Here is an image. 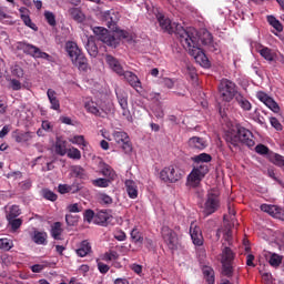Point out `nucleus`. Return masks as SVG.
<instances>
[{"label":"nucleus","mask_w":284,"mask_h":284,"mask_svg":"<svg viewBox=\"0 0 284 284\" xmlns=\"http://www.w3.org/2000/svg\"><path fill=\"white\" fill-rule=\"evenodd\" d=\"M0 22L4 23L6 26H12V23H14V21H12V16L6 13L1 4H0Z\"/></svg>","instance_id":"a19ab883"},{"label":"nucleus","mask_w":284,"mask_h":284,"mask_svg":"<svg viewBox=\"0 0 284 284\" xmlns=\"http://www.w3.org/2000/svg\"><path fill=\"white\" fill-rule=\"evenodd\" d=\"M70 142L73 143V145H82V148H88V142L83 135H74Z\"/></svg>","instance_id":"a18cd8bd"},{"label":"nucleus","mask_w":284,"mask_h":284,"mask_svg":"<svg viewBox=\"0 0 284 284\" xmlns=\"http://www.w3.org/2000/svg\"><path fill=\"white\" fill-rule=\"evenodd\" d=\"M44 19L52 28L57 26V16H54L51 11H44Z\"/></svg>","instance_id":"3c124183"},{"label":"nucleus","mask_w":284,"mask_h":284,"mask_svg":"<svg viewBox=\"0 0 284 284\" xmlns=\"http://www.w3.org/2000/svg\"><path fill=\"white\" fill-rule=\"evenodd\" d=\"M255 152L262 155L270 154V148L265 146L264 144H257L255 146Z\"/></svg>","instance_id":"bf43d9fd"},{"label":"nucleus","mask_w":284,"mask_h":284,"mask_svg":"<svg viewBox=\"0 0 284 284\" xmlns=\"http://www.w3.org/2000/svg\"><path fill=\"white\" fill-rule=\"evenodd\" d=\"M235 101L240 105V108L244 110V112H250V110H252V103L248 102L247 99L243 97V94L237 93L235 95Z\"/></svg>","instance_id":"cd10ccee"},{"label":"nucleus","mask_w":284,"mask_h":284,"mask_svg":"<svg viewBox=\"0 0 284 284\" xmlns=\"http://www.w3.org/2000/svg\"><path fill=\"white\" fill-rule=\"evenodd\" d=\"M190 234H191L192 242L199 247H201V245H203V234L201 233V229L197 226L193 227L191 225Z\"/></svg>","instance_id":"4be33fe9"},{"label":"nucleus","mask_w":284,"mask_h":284,"mask_svg":"<svg viewBox=\"0 0 284 284\" xmlns=\"http://www.w3.org/2000/svg\"><path fill=\"white\" fill-rule=\"evenodd\" d=\"M11 74L13 77H17V79H23L24 72H23V68H21L20 65H14L11 70Z\"/></svg>","instance_id":"5fc2aeb1"},{"label":"nucleus","mask_w":284,"mask_h":284,"mask_svg":"<svg viewBox=\"0 0 284 284\" xmlns=\"http://www.w3.org/2000/svg\"><path fill=\"white\" fill-rule=\"evenodd\" d=\"M47 97L51 104V110L59 111L61 110V103L59 102V98H57V91L49 89L47 91Z\"/></svg>","instance_id":"a878e982"},{"label":"nucleus","mask_w":284,"mask_h":284,"mask_svg":"<svg viewBox=\"0 0 284 284\" xmlns=\"http://www.w3.org/2000/svg\"><path fill=\"white\" fill-rule=\"evenodd\" d=\"M17 50H21L24 54H28L29 57H32L33 59H44L45 61H50V59H52V57L50 54L41 51V49H39V47H37L34 44H30L24 41L17 43Z\"/></svg>","instance_id":"0eeeda50"},{"label":"nucleus","mask_w":284,"mask_h":284,"mask_svg":"<svg viewBox=\"0 0 284 284\" xmlns=\"http://www.w3.org/2000/svg\"><path fill=\"white\" fill-rule=\"evenodd\" d=\"M8 221V225L11 229V232H17V230H19V227H21V225H23V219L21 217H14L11 220H7Z\"/></svg>","instance_id":"58836bf2"},{"label":"nucleus","mask_w":284,"mask_h":284,"mask_svg":"<svg viewBox=\"0 0 284 284\" xmlns=\"http://www.w3.org/2000/svg\"><path fill=\"white\" fill-rule=\"evenodd\" d=\"M69 187L71 189L70 190L71 194H77L78 192H81V189H82L81 183L77 181L73 182L71 185H69Z\"/></svg>","instance_id":"0e129e2a"},{"label":"nucleus","mask_w":284,"mask_h":284,"mask_svg":"<svg viewBox=\"0 0 284 284\" xmlns=\"http://www.w3.org/2000/svg\"><path fill=\"white\" fill-rule=\"evenodd\" d=\"M78 256L83 258L84 256H88L90 252H92V246L90 245V242L82 241L80 244V247L75 251Z\"/></svg>","instance_id":"7c9ffc66"},{"label":"nucleus","mask_w":284,"mask_h":284,"mask_svg":"<svg viewBox=\"0 0 284 284\" xmlns=\"http://www.w3.org/2000/svg\"><path fill=\"white\" fill-rule=\"evenodd\" d=\"M125 190L129 199H139V186L133 180H125Z\"/></svg>","instance_id":"6ab92c4d"},{"label":"nucleus","mask_w":284,"mask_h":284,"mask_svg":"<svg viewBox=\"0 0 284 284\" xmlns=\"http://www.w3.org/2000/svg\"><path fill=\"white\" fill-rule=\"evenodd\" d=\"M33 138H34V133H32L30 131L17 133L14 135V140L17 143H28V141H32Z\"/></svg>","instance_id":"473e14b6"},{"label":"nucleus","mask_w":284,"mask_h":284,"mask_svg":"<svg viewBox=\"0 0 284 284\" xmlns=\"http://www.w3.org/2000/svg\"><path fill=\"white\" fill-rule=\"evenodd\" d=\"M70 185L69 184H59L58 185V192L60 194H70Z\"/></svg>","instance_id":"338daca9"},{"label":"nucleus","mask_w":284,"mask_h":284,"mask_svg":"<svg viewBox=\"0 0 284 284\" xmlns=\"http://www.w3.org/2000/svg\"><path fill=\"white\" fill-rule=\"evenodd\" d=\"M267 22L270 26H272V28H274V30H276V32H283V24L281 21H278V19H276V17L267 16Z\"/></svg>","instance_id":"4c0bfd02"},{"label":"nucleus","mask_w":284,"mask_h":284,"mask_svg":"<svg viewBox=\"0 0 284 284\" xmlns=\"http://www.w3.org/2000/svg\"><path fill=\"white\" fill-rule=\"evenodd\" d=\"M191 161H193V163H197V165H200V163L203 165V163H210L212 161V155L207 153H201L191 158Z\"/></svg>","instance_id":"72a5a7b5"},{"label":"nucleus","mask_w":284,"mask_h":284,"mask_svg":"<svg viewBox=\"0 0 284 284\" xmlns=\"http://www.w3.org/2000/svg\"><path fill=\"white\" fill-rule=\"evenodd\" d=\"M21 19L28 28H31V30H37V24L33 23L32 19H30V16L22 14Z\"/></svg>","instance_id":"13d9d810"},{"label":"nucleus","mask_w":284,"mask_h":284,"mask_svg":"<svg viewBox=\"0 0 284 284\" xmlns=\"http://www.w3.org/2000/svg\"><path fill=\"white\" fill-rule=\"evenodd\" d=\"M69 14L77 23H83L85 21V14H83V11L79 8L69 9Z\"/></svg>","instance_id":"c756f323"},{"label":"nucleus","mask_w":284,"mask_h":284,"mask_svg":"<svg viewBox=\"0 0 284 284\" xmlns=\"http://www.w3.org/2000/svg\"><path fill=\"white\" fill-rule=\"evenodd\" d=\"M14 247V244L12 243L11 240L4 237L0 239V250H4V252H10Z\"/></svg>","instance_id":"37998d69"},{"label":"nucleus","mask_w":284,"mask_h":284,"mask_svg":"<svg viewBox=\"0 0 284 284\" xmlns=\"http://www.w3.org/2000/svg\"><path fill=\"white\" fill-rule=\"evenodd\" d=\"M85 49L90 57L95 58L99 54V48L94 42H88Z\"/></svg>","instance_id":"09e8293b"},{"label":"nucleus","mask_w":284,"mask_h":284,"mask_svg":"<svg viewBox=\"0 0 284 284\" xmlns=\"http://www.w3.org/2000/svg\"><path fill=\"white\" fill-rule=\"evenodd\" d=\"M65 223L70 227H74V225H77V223H79V216H74L72 214H67L65 215Z\"/></svg>","instance_id":"864d4df0"},{"label":"nucleus","mask_w":284,"mask_h":284,"mask_svg":"<svg viewBox=\"0 0 284 284\" xmlns=\"http://www.w3.org/2000/svg\"><path fill=\"white\" fill-rule=\"evenodd\" d=\"M32 241L36 245H48V233L43 231H34L32 234Z\"/></svg>","instance_id":"393cba45"},{"label":"nucleus","mask_w":284,"mask_h":284,"mask_svg":"<svg viewBox=\"0 0 284 284\" xmlns=\"http://www.w3.org/2000/svg\"><path fill=\"white\" fill-rule=\"evenodd\" d=\"M132 243L143 245V233L139 230V227L134 226L130 233Z\"/></svg>","instance_id":"2f4dec72"},{"label":"nucleus","mask_w":284,"mask_h":284,"mask_svg":"<svg viewBox=\"0 0 284 284\" xmlns=\"http://www.w3.org/2000/svg\"><path fill=\"white\" fill-rule=\"evenodd\" d=\"M161 234L169 250H176V245H179V237L176 236V232L170 229V226H162Z\"/></svg>","instance_id":"f8f14e48"},{"label":"nucleus","mask_w":284,"mask_h":284,"mask_svg":"<svg viewBox=\"0 0 284 284\" xmlns=\"http://www.w3.org/2000/svg\"><path fill=\"white\" fill-rule=\"evenodd\" d=\"M122 77H124L125 81H128L131 88H141V80L134 72L125 71L124 75Z\"/></svg>","instance_id":"b1692460"},{"label":"nucleus","mask_w":284,"mask_h":284,"mask_svg":"<svg viewBox=\"0 0 284 284\" xmlns=\"http://www.w3.org/2000/svg\"><path fill=\"white\" fill-rule=\"evenodd\" d=\"M234 251L232 248L225 246L220 254V263L222 265L221 274L222 276H226L227 278H232L234 276Z\"/></svg>","instance_id":"39448f33"},{"label":"nucleus","mask_w":284,"mask_h":284,"mask_svg":"<svg viewBox=\"0 0 284 284\" xmlns=\"http://www.w3.org/2000/svg\"><path fill=\"white\" fill-rule=\"evenodd\" d=\"M219 94L222 101L230 103L234 98H236V84L227 79L221 80L219 84Z\"/></svg>","instance_id":"6e6552de"},{"label":"nucleus","mask_w":284,"mask_h":284,"mask_svg":"<svg viewBox=\"0 0 284 284\" xmlns=\"http://www.w3.org/2000/svg\"><path fill=\"white\" fill-rule=\"evenodd\" d=\"M185 176V171L175 164L163 168L160 171V179L163 183H179Z\"/></svg>","instance_id":"423d86ee"},{"label":"nucleus","mask_w":284,"mask_h":284,"mask_svg":"<svg viewBox=\"0 0 284 284\" xmlns=\"http://www.w3.org/2000/svg\"><path fill=\"white\" fill-rule=\"evenodd\" d=\"M112 221V215L108 213V210L99 211L95 214V223L98 225H102L103 227H108V224Z\"/></svg>","instance_id":"a211bd4d"},{"label":"nucleus","mask_w":284,"mask_h":284,"mask_svg":"<svg viewBox=\"0 0 284 284\" xmlns=\"http://www.w3.org/2000/svg\"><path fill=\"white\" fill-rule=\"evenodd\" d=\"M209 143L204 138L193 136L189 139V148L192 150H205Z\"/></svg>","instance_id":"f3484780"},{"label":"nucleus","mask_w":284,"mask_h":284,"mask_svg":"<svg viewBox=\"0 0 284 284\" xmlns=\"http://www.w3.org/2000/svg\"><path fill=\"white\" fill-rule=\"evenodd\" d=\"M65 50L73 65H75V68H78V70H81L82 72H88V68H89L88 58H85V54H83V51L79 49V45L73 41H69L65 44Z\"/></svg>","instance_id":"20e7f679"},{"label":"nucleus","mask_w":284,"mask_h":284,"mask_svg":"<svg viewBox=\"0 0 284 284\" xmlns=\"http://www.w3.org/2000/svg\"><path fill=\"white\" fill-rule=\"evenodd\" d=\"M9 85H10L11 90H14V91H19L22 88L21 81L17 80V79H10Z\"/></svg>","instance_id":"052dcab7"},{"label":"nucleus","mask_w":284,"mask_h":284,"mask_svg":"<svg viewBox=\"0 0 284 284\" xmlns=\"http://www.w3.org/2000/svg\"><path fill=\"white\" fill-rule=\"evenodd\" d=\"M226 142L231 150L232 146L239 148V143H243L244 145H247V148H254V145H256L252 131L245 129V126H241V124H236V134L231 133L226 135Z\"/></svg>","instance_id":"f03ea898"},{"label":"nucleus","mask_w":284,"mask_h":284,"mask_svg":"<svg viewBox=\"0 0 284 284\" xmlns=\"http://www.w3.org/2000/svg\"><path fill=\"white\" fill-rule=\"evenodd\" d=\"M113 139L116 143L122 144V150L125 154L132 152V143L130 142V136L123 131H115L113 133Z\"/></svg>","instance_id":"4468645a"},{"label":"nucleus","mask_w":284,"mask_h":284,"mask_svg":"<svg viewBox=\"0 0 284 284\" xmlns=\"http://www.w3.org/2000/svg\"><path fill=\"white\" fill-rule=\"evenodd\" d=\"M84 108L87 112H89L90 114H94L95 116H101V111H99V106H97L95 102L93 101L87 102L84 104Z\"/></svg>","instance_id":"ea45409f"},{"label":"nucleus","mask_w":284,"mask_h":284,"mask_svg":"<svg viewBox=\"0 0 284 284\" xmlns=\"http://www.w3.org/2000/svg\"><path fill=\"white\" fill-rule=\"evenodd\" d=\"M202 207L203 214L205 216H211V214H214L219 207H221V200L219 199V194H216L214 191H209Z\"/></svg>","instance_id":"9d476101"},{"label":"nucleus","mask_w":284,"mask_h":284,"mask_svg":"<svg viewBox=\"0 0 284 284\" xmlns=\"http://www.w3.org/2000/svg\"><path fill=\"white\" fill-rule=\"evenodd\" d=\"M256 99L264 103V105H266V108H268V110H271L275 114H278V112H281V106H278V103L274 100V98L270 97L267 93L258 91L256 93Z\"/></svg>","instance_id":"ddd939ff"},{"label":"nucleus","mask_w":284,"mask_h":284,"mask_svg":"<svg viewBox=\"0 0 284 284\" xmlns=\"http://www.w3.org/2000/svg\"><path fill=\"white\" fill-rule=\"evenodd\" d=\"M158 22L163 32H168V34L175 32L178 39H180V43L187 50L189 54L193 57L196 63L201 64L203 68L210 65L207 55L199 44V33L195 29H185L178 24L174 30L172 21L169 18H165V16H158Z\"/></svg>","instance_id":"f257e3e1"},{"label":"nucleus","mask_w":284,"mask_h":284,"mask_svg":"<svg viewBox=\"0 0 284 284\" xmlns=\"http://www.w3.org/2000/svg\"><path fill=\"white\" fill-rule=\"evenodd\" d=\"M126 239H128V235L125 234V232H123L121 230H119L114 233V240L115 241L122 242V241H125Z\"/></svg>","instance_id":"69168bd1"},{"label":"nucleus","mask_w":284,"mask_h":284,"mask_svg":"<svg viewBox=\"0 0 284 284\" xmlns=\"http://www.w3.org/2000/svg\"><path fill=\"white\" fill-rule=\"evenodd\" d=\"M214 42V38L212 37V33L209 31H205L202 36V43L203 45H210V43Z\"/></svg>","instance_id":"6e6d98bb"},{"label":"nucleus","mask_w":284,"mask_h":284,"mask_svg":"<svg viewBox=\"0 0 284 284\" xmlns=\"http://www.w3.org/2000/svg\"><path fill=\"white\" fill-rule=\"evenodd\" d=\"M67 210L71 214H78L79 212H81L83 210V206H80L79 203H74V204H69L67 206Z\"/></svg>","instance_id":"4d7b16f0"},{"label":"nucleus","mask_w":284,"mask_h":284,"mask_svg":"<svg viewBox=\"0 0 284 284\" xmlns=\"http://www.w3.org/2000/svg\"><path fill=\"white\" fill-rule=\"evenodd\" d=\"M68 159H73L74 161H81V151L74 146L67 151Z\"/></svg>","instance_id":"79ce46f5"},{"label":"nucleus","mask_w":284,"mask_h":284,"mask_svg":"<svg viewBox=\"0 0 284 284\" xmlns=\"http://www.w3.org/2000/svg\"><path fill=\"white\" fill-rule=\"evenodd\" d=\"M203 274H204V278H205L207 284H214L215 283L214 268H212L210 266H204L203 267Z\"/></svg>","instance_id":"f704fd0d"},{"label":"nucleus","mask_w":284,"mask_h":284,"mask_svg":"<svg viewBox=\"0 0 284 284\" xmlns=\"http://www.w3.org/2000/svg\"><path fill=\"white\" fill-rule=\"evenodd\" d=\"M102 174L103 176H106L109 181H114V179H116V172L108 164L102 168Z\"/></svg>","instance_id":"c9c22d12"},{"label":"nucleus","mask_w":284,"mask_h":284,"mask_svg":"<svg viewBox=\"0 0 284 284\" xmlns=\"http://www.w3.org/2000/svg\"><path fill=\"white\" fill-rule=\"evenodd\" d=\"M207 172H210V168L206 164H197L196 166H193L189 174L187 182L192 187H199Z\"/></svg>","instance_id":"1a4fd4ad"},{"label":"nucleus","mask_w":284,"mask_h":284,"mask_svg":"<svg viewBox=\"0 0 284 284\" xmlns=\"http://www.w3.org/2000/svg\"><path fill=\"white\" fill-rule=\"evenodd\" d=\"M260 210L266 214H270V216H273L274 219H278V215L281 214V209L272 204H262Z\"/></svg>","instance_id":"bb28decb"},{"label":"nucleus","mask_w":284,"mask_h":284,"mask_svg":"<svg viewBox=\"0 0 284 284\" xmlns=\"http://www.w3.org/2000/svg\"><path fill=\"white\" fill-rule=\"evenodd\" d=\"M270 123H271L272 128H274L275 130H277V132H281V130H283V124H281V122L278 121V119H276V118H271V119H270Z\"/></svg>","instance_id":"680f3d73"},{"label":"nucleus","mask_w":284,"mask_h":284,"mask_svg":"<svg viewBox=\"0 0 284 284\" xmlns=\"http://www.w3.org/2000/svg\"><path fill=\"white\" fill-rule=\"evenodd\" d=\"M268 263L272 267H278L283 263V257L276 253L272 254Z\"/></svg>","instance_id":"c03bdc74"},{"label":"nucleus","mask_w":284,"mask_h":284,"mask_svg":"<svg viewBox=\"0 0 284 284\" xmlns=\"http://www.w3.org/2000/svg\"><path fill=\"white\" fill-rule=\"evenodd\" d=\"M72 172L77 179H85V169L81 165L72 166Z\"/></svg>","instance_id":"8fccbe9b"},{"label":"nucleus","mask_w":284,"mask_h":284,"mask_svg":"<svg viewBox=\"0 0 284 284\" xmlns=\"http://www.w3.org/2000/svg\"><path fill=\"white\" fill-rule=\"evenodd\" d=\"M92 185H94V187H110V180L99 178V179L92 180Z\"/></svg>","instance_id":"49530a36"},{"label":"nucleus","mask_w":284,"mask_h":284,"mask_svg":"<svg viewBox=\"0 0 284 284\" xmlns=\"http://www.w3.org/2000/svg\"><path fill=\"white\" fill-rule=\"evenodd\" d=\"M54 152L58 156H65L68 154V141L63 138H57L54 143Z\"/></svg>","instance_id":"aec40b11"},{"label":"nucleus","mask_w":284,"mask_h":284,"mask_svg":"<svg viewBox=\"0 0 284 284\" xmlns=\"http://www.w3.org/2000/svg\"><path fill=\"white\" fill-rule=\"evenodd\" d=\"M257 52L268 63H272V61H274V59H276V53H274V51L272 49H270L268 47H265L263 44H261L257 48Z\"/></svg>","instance_id":"412c9836"},{"label":"nucleus","mask_w":284,"mask_h":284,"mask_svg":"<svg viewBox=\"0 0 284 284\" xmlns=\"http://www.w3.org/2000/svg\"><path fill=\"white\" fill-rule=\"evenodd\" d=\"M93 33L98 37L99 41H102V43H105L110 48H116L121 43V39H128L130 37V32L125 30H116L115 36L110 34V31L103 27H94Z\"/></svg>","instance_id":"7ed1b4c3"},{"label":"nucleus","mask_w":284,"mask_h":284,"mask_svg":"<svg viewBox=\"0 0 284 284\" xmlns=\"http://www.w3.org/2000/svg\"><path fill=\"white\" fill-rule=\"evenodd\" d=\"M98 270L100 274H108V272H110V266L103 262L98 261Z\"/></svg>","instance_id":"e2e57ef3"},{"label":"nucleus","mask_w":284,"mask_h":284,"mask_svg":"<svg viewBox=\"0 0 284 284\" xmlns=\"http://www.w3.org/2000/svg\"><path fill=\"white\" fill-rule=\"evenodd\" d=\"M99 200L102 205H112V203H113L112 196H110L105 193H100Z\"/></svg>","instance_id":"603ef678"},{"label":"nucleus","mask_w":284,"mask_h":284,"mask_svg":"<svg viewBox=\"0 0 284 284\" xmlns=\"http://www.w3.org/2000/svg\"><path fill=\"white\" fill-rule=\"evenodd\" d=\"M118 260H119V253L116 251H109L102 255V261L110 262V261H118Z\"/></svg>","instance_id":"de8ad7c7"},{"label":"nucleus","mask_w":284,"mask_h":284,"mask_svg":"<svg viewBox=\"0 0 284 284\" xmlns=\"http://www.w3.org/2000/svg\"><path fill=\"white\" fill-rule=\"evenodd\" d=\"M61 234H63V223L61 222H54L51 225L50 235L54 241H62Z\"/></svg>","instance_id":"5701e85b"},{"label":"nucleus","mask_w":284,"mask_h":284,"mask_svg":"<svg viewBox=\"0 0 284 284\" xmlns=\"http://www.w3.org/2000/svg\"><path fill=\"white\" fill-rule=\"evenodd\" d=\"M102 19L103 21H105V26H108V28H110L111 30H114L116 28L119 17H116L114 10H108L102 12Z\"/></svg>","instance_id":"2eb2a0df"},{"label":"nucleus","mask_w":284,"mask_h":284,"mask_svg":"<svg viewBox=\"0 0 284 284\" xmlns=\"http://www.w3.org/2000/svg\"><path fill=\"white\" fill-rule=\"evenodd\" d=\"M92 219H94V211L89 209L84 212V221H87V223H92Z\"/></svg>","instance_id":"774afa93"},{"label":"nucleus","mask_w":284,"mask_h":284,"mask_svg":"<svg viewBox=\"0 0 284 284\" xmlns=\"http://www.w3.org/2000/svg\"><path fill=\"white\" fill-rule=\"evenodd\" d=\"M19 216H21V209L17 204L9 206V210L6 211L7 221H12V219H19Z\"/></svg>","instance_id":"c85d7f7f"},{"label":"nucleus","mask_w":284,"mask_h":284,"mask_svg":"<svg viewBox=\"0 0 284 284\" xmlns=\"http://www.w3.org/2000/svg\"><path fill=\"white\" fill-rule=\"evenodd\" d=\"M41 196L44 197L45 201H51L52 203L59 199V195H57V193L52 192L50 189H42Z\"/></svg>","instance_id":"e433bc0d"},{"label":"nucleus","mask_w":284,"mask_h":284,"mask_svg":"<svg viewBox=\"0 0 284 284\" xmlns=\"http://www.w3.org/2000/svg\"><path fill=\"white\" fill-rule=\"evenodd\" d=\"M105 61H106L108 65L111 68V70H113V72H116L119 77L124 75L125 71L123 70L121 62H119V60H116V58L108 54L105 57Z\"/></svg>","instance_id":"dca6fc26"},{"label":"nucleus","mask_w":284,"mask_h":284,"mask_svg":"<svg viewBox=\"0 0 284 284\" xmlns=\"http://www.w3.org/2000/svg\"><path fill=\"white\" fill-rule=\"evenodd\" d=\"M115 97L122 110V116L126 119L129 123H132V113L130 112V106L128 104V92L123 89H115Z\"/></svg>","instance_id":"9b49d317"}]
</instances>
